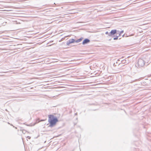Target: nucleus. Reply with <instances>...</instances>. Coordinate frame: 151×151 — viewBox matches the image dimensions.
<instances>
[{
    "mask_svg": "<svg viewBox=\"0 0 151 151\" xmlns=\"http://www.w3.org/2000/svg\"><path fill=\"white\" fill-rule=\"evenodd\" d=\"M117 30L116 29H114L111 30V32L109 33V36L111 37H113L115 35V34L116 33Z\"/></svg>",
    "mask_w": 151,
    "mask_h": 151,
    "instance_id": "nucleus-4",
    "label": "nucleus"
},
{
    "mask_svg": "<svg viewBox=\"0 0 151 151\" xmlns=\"http://www.w3.org/2000/svg\"><path fill=\"white\" fill-rule=\"evenodd\" d=\"M90 41V40L86 38L83 40L82 42V44L83 45H85L88 43H89Z\"/></svg>",
    "mask_w": 151,
    "mask_h": 151,
    "instance_id": "nucleus-7",
    "label": "nucleus"
},
{
    "mask_svg": "<svg viewBox=\"0 0 151 151\" xmlns=\"http://www.w3.org/2000/svg\"><path fill=\"white\" fill-rule=\"evenodd\" d=\"M27 137L28 139H30V138H31V137H29V136H27Z\"/></svg>",
    "mask_w": 151,
    "mask_h": 151,
    "instance_id": "nucleus-17",
    "label": "nucleus"
},
{
    "mask_svg": "<svg viewBox=\"0 0 151 151\" xmlns=\"http://www.w3.org/2000/svg\"><path fill=\"white\" fill-rule=\"evenodd\" d=\"M145 61L141 58L139 59L137 63L135 64V66L138 68L143 67L145 65Z\"/></svg>",
    "mask_w": 151,
    "mask_h": 151,
    "instance_id": "nucleus-2",
    "label": "nucleus"
},
{
    "mask_svg": "<svg viewBox=\"0 0 151 151\" xmlns=\"http://www.w3.org/2000/svg\"><path fill=\"white\" fill-rule=\"evenodd\" d=\"M77 113H76L74 115H77Z\"/></svg>",
    "mask_w": 151,
    "mask_h": 151,
    "instance_id": "nucleus-20",
    "label": "nucleus"
},
{
    "mask_svg": "<svg viewBox=\"0 0 151 151\" xmlns=\"http://www.w3.org/2000/svg\"><path fill=\"white\" fill-rule=\"evenodd\" d=\"M119 36H116V37L113 38L114 40H117L118 39Z\"/></svg>",
    "mask_w": 151,
    "mask_h": 151,
    "instance_id": "nucleus-12",
    "label": "nucleus"
},
{
    "mask_svg": "<svg viewBox=\"0 0 151 151\" xmlns=\"http://www.w3.org/2000/svg\"><path fill=\"white\" fill-rule=\"evenodd\" d=\"M45 121V120L44 119H41L40 120L39 119H38L36 120V122L35 123H34L33 125H32L31 124H25V123H24V124H25L27 126H34L36 124L39 122H42L44 121Z\"/></svg>",
    "mask_w": 151,
    "mask_h": 151,
    "instance_id": "nucleus-3",
    "label": "nucleus"
},
{
    "mask_svg": "<svg viewBox=\"0 0 151 151\" xmlns=\"http://www.w3.org/2000/svg\"><path fill=\"white\" fill-rule=\"evenodd\" d=\"M18 21H13L12 22L13 24H20L22 23V22H23L21 19H18Z\"/></svg>",
    "mask_w": 151,
    "mask_h": 151,
    "instance_id": "nucleus-6",
    "label": "nucleus"
},
{
    "mask_svg": "<svg viewBox=\"0 0 151 151\" xmlns=\"http://www.w3.org/2000/svg\"><path fill=\"white\" fill-rule=\"evenodd\" d=\"M8 20V21L9 22V19H7Z\"/></svg>",
    "mask_w": 151,
    "mask_h": 151,
    "instance_id": "nucleus-24",
    "label": "nucleus"
},
{
    "mask_svg": "<svg viewBox=\"0 0 151 151\" xmlns=\"http://www.w3.org/2000/svg\"><path fill=\"white\" fill-rule=\"evenodd\" d=\"M109 33L107 31L106 32L105 34L106 35H108V36H109Z\"/></svg>",
    "mask_w": 151,
    "mask_h": 151,
    "instance_id": "nucleus-15",
    "label": "nucleus"
},
{
    "mask_svg": "<svg viewBox=\"0 0 151 151\" xmlns=\"http://www.w3.org/2000/svg\"><path fill=\"white\" fill-rule=\"evenodd\" d=\"M120 59H118L117 61L116 62V63L118 64V65H119L121 63L120 62Z\"/></svg>",
    "mask_w": 151,
    "mask_h": 151,
    "instance_id": "nucleus-11",
    "label": "nucleus"
},
{
    "mask_svg": "<svg viewBox=\"0 0 151 151\" xmlns=\"http://www.w3.org/2000/svg\"><path fill=\"white\" fill-rule=\"evenodd\" d=\"M48 122L49 124L48 127H54L58 121V118L53 115L49 114L48 115Z\"/></svg>",
    "mask_w": 151,
    "mask_h": 151,
    "instance_id": "nucleus-1",
    "label": "nucleus"
},
{
    "mask_svg": "<svg viewBox=\"0 0 151 151\" xmlns=\"http://www.w3.org/2000/svg\"><path fill=\"white\" fill-rule=\"evenodd\" d=\"M111 39H109V40L110 41V40H111Z\"/></svg>",
    "mask_w": 151,
    "mask_h": 151,
    "instance_id": "nucleus-21",
    "label": "nucleus"
},
{
    "mask_svg": "<svg viewBox=\"0 0 151 151\" xmlns=\"http://www.w3.org/2000/svg\"><path fill=\"white\" fill-rule=\"evenodd\" d=\"M126 60H121V63H123V64H125L127 63L126 62Z\"/></svg>",
    "mask_w": 151,
    "mask_h": 151,
    "instance_id": "nucleus-10",
    "label": "nucleus"
},
{
    "mask_svg": "<svg viewBox=\"0 0 151 151\" xmlns=\"http://www.w3.org/2000/svg\"><path fill=\"white\" fill-rule=\"evenodd\" d=\"M89 105H95V104H93V103H91V104H89Z\"/></svg>",
    "mask_w": 151,
    "mask_h": 151,
    "instance_id": "nucleus-16",
    "label": "nucleus"
},
{
    "mask_svg": "<svg viewBox=\"0 0 151 151\" xmlns=\"http://www.w3.org/2000/svg\"><path fill=\"white\" fill-rule=\"evenodd\" d=\"M83 39V37H81L79 39L76 40H75V42H77V43L79 42H81V41Z\"/></svg>",
    "mask_w": 151,
    "mask_h": 151,
    "instance_id": "nucleus-9",
    "label": "nucleus"
},
{
    "mask_svg": "<svg viewBox=\"0 0 151 151\" xmlns=\"http://www.w3.org/2000/svg\"><path fill=\"white\" fill-rule=\"evenodd\" d=\"M75 42V40L74 39H71L68 40L67 42L66 45H69L70 44Z\"/></svg>",
    "mask_w": 151,
    "mask_h": 151,
    "instance_id": "nucleus-5",
    "label": "nucleus"
},
{
    "mask_svg": "<svg viewBox=\"0 0 151 151\" xmlns=\"http://www.w3.org/2000/svg\"><path fill=\"white\" fill-rule=\"evenodd\" d=\"M11 125H12V126H13V125H12V124H11Z\"/></svg>",
    "mask_w": 151,
    "mask_h": 151,
    "instance_id": "nucleus-27",
    "label": "nucleus"
},
{
    "mask_svg": "<svg viewBox=\"0 0 151 151\" xmlns=\"http://www.w3.org/2000/svg\"><path fill=\"white\" fill-rule=\"evenodd\" d=\"M7 22H6L5 23L4 22L2 24L3 25H5L6 23H7Z\"/></svg>",
    "mask_w": 151,
    "mask_h": 151,
    "instance_id": "nucleus-14",
    "label": "nucleus"
},
{
    "mask_svg": "<svg viewBox=\"0 0 151 151\" xmlns=\"http://www.w3.org/2000/svg\"><path fill=\"white\" fill-rule=\"evenodd\" d=\"M124 32L123 30H122L120 32V33L119 34V35H120V34Z\"/></svg>",
    "mask_w": 151,
    "mask_h": 151,
    "instance_id": "nucleus-13",
    "label": "nucleus"
},
{
    "mask_svg": "<svg viewBox=\"0 0 151 151\" xmlns=\"http://www.w3.org/2000/svg\"><path fill=\"white\" fill-rule=\"evenodd\" d=\"M85 22H78L76 23V24H80L79 25V26H82L85 25V24H83L85 23Z\"/></svg>",
    "mask_w": 151,
    "mask_h": 151,
    "instance_id": "nucleus-8",
    "label": "nucleus"
},
{
    "mask_svg": "<svg viewBox=\"0 0 151 151\" xmlns=\"http://www.w3.org/2000/svg\"><path fill=\"white\" fill-rule=\"evenodd\" d=\"M8 123L9 124H10L9 122H8Z\"/></svg>",
    "mask_w": 151,
    "mask_h": 151,
    "instance_id": "nucleus-22",
    "label": "nucleus"
},
{
    "mask_svg": "<svg viewBox=\"0 0 151 151\" xmlns=\"http://www.w3.org/2000/svg\"><path fill=\"white\" fill-rule=\"evenodd\" d=\"M96 110V109H95V110H93V111H95V110Z\"/></svg>",
    "mask_w": 151,
    "mask_h": 151,
    "instance_id": "nucleus-25",
    "label": "nucleus"
},
{
    "mask_svg": "<svg viewBox=\"0 0 151 151\" xmlns=\"http://www.w3.org/2000/svg\"><path fill=\"white\" fill-rule=\"evenodd\" d=\"M59 20V19H58V20H57L56 21V22H57V21H58V22H60V21H58V20Z\"/></svg>",
    "mask_w": 151,
    "mask_h": 151,
    "instance_id": "nucleus-19",
    "label": "nucleus"
},
{
    "mask_svg": "<svg viewBox=\"0 0 151 151\" xmlns=\"http://www.w3.org/2000/svg\"><path fill=\"white\" fill-rule=\"evenodd\" d=\"M113 65H114V66H116V65L115 64V63H114Z\"/></svg>",
    "mask_w": 151,
    "mask_h": 151,
    "instance_id": "nucleus-18",
    "label": "nucleus"
},
{
    "mask_svg": "<svg viewBox=\"0 0 151 151\" xmlns=\"http://www.w3.org/2000/svg\"><path fill=\"white\" fill-rule=\"evenodd\" d=\"M124 112H125V113H126V111H125L124 110Z\"/></svg>",
    "mask_w": 151,
    "mask_h": 151,
    "instance_id": "nucleus-26",
    "label": "nucleus"
},
{
    "mask_svg": "<svg viewBox=\"0 0 151 151\" xmlns=\"http://www.w3.org/2000/svg\"><path fill=\"white\" fill-rule=\"evenodd\" d=\"M76 120H77V119H78V118H76Z\"/></svg>",
    "mask_w": 151,
    "mask_h": 151,
    "instance_id": "nucleus-23",
    "label": "nucleus"
}]
</instances>
